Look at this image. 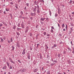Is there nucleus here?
<instances>
[{
	"label": "nucleus",
	"mask_w": 74,
	"mask_h": 74,
	"mask_svg": "<svg viewBox=\"0 0 74 74\" xmlns=\"http://www.w3.org/2000/svg\"><path fill=\"white\" fill-rule=\"evenodd\" d=\"M25 51H26V49H24L23 50V51L22 53V54L23 55H24L26 53Z\"/></svg>",
	"instance_id": "nucleus-1"
},
{
	"label": "nucleus",
	"mask_w": 74,
	"mask_h": 74,
	"mask_svg": "<svg viewBox=\"0 0 74 74\" xmlns=\"http://www.w3.org/2000/svg\"><path fill=\"white\" fill-rule=\"evenodd\" d=\"M58 16V14L56 13L55 14V17H56L57 16Z\"/></svg>",
	"instance_id": "nucleus-30"
},
{
	"label": "nucleus",
	"mask_w": 74,
	"mask_h": 74,
	"mask_svg": "<svg viewBox=\"0 0 74 74\" xmlns=\"http://www.w3.org/2000/svg\"><path fill=\"white\" fill-rule=\"evenodd\" d=\"M8 43H9V44H10V43H11V42L10 41H9V40H8Z\"/></svg>",
	"instance_id": "nucleus-55"
},
{
	"label": "nucleus",
	"mask_w": 74,
	"mask_h": 74,
	"mask_svg": "<svg viewBox=\"0 0 74 74\" xmlns=\"http://www.w3.org/2000/svg\"><path fill=\"white\" fill-rule=\"evenodd\" d=\"M3 25L2 24H1V23L0 24V26H1H1H3Z\"/></svg>",
	"instance_id": "nucleus-57"
},
{
	"label": "nucleus",
	"mask_w": 74,
	"mask_h": 74,
	"mask_svg": "<svg viewBox=\"0 0 74 74\" xmlns=\"http://www.w3.org/2000/svg\"><path fill=\"white\" fill-rule=\"evenodd\" d=\"M46 19V18H44L42 17L40 18V20H41V21H44V20H45V19Z\"/></svg>",
	"instance_id": "nucleus-5"
},
{
	"label": "nucleus",
	"mask_w": 74,
	"mask_h": 74,
	"mask_svg": "<svg viewBox=\"0 0 74 74\" xmlns=\"http://www.w3.org/2000/svg\"><path fill=\"white\" fill-rule=\"evenodd\" d=\"M36 8H37V7L35 6V8H34V9L33 11H34V12H36Z\"/></svg>",
	"instance_id": "nucleus-6"
},
{
	"label": "nucleus",
	"mask_w": 74,
	"mask_h": 74,
	"mask_svg": "<svg viewBox=\"0 0 74 74\" xmlns=\"http://www.w3.org/2000/svg\"><path fill=\"white\" fill-rule=\"evenodd\" d=\"M39 45H40V44H37V48H38V47Z\"/></svg>",
	"instance_id": "nucleus-35"
},
{
	"label": "nucleus",
	"mask_w": 74,
	"mask_h": 74,
	"mask_svg": "<svg viewBox=\"0 0 74 74\" xmlns=\"http://www.w3.org/2000/svg\"><path fill=\"white\" fill-rule=\"evenodd\" d=\"M17 46L18 48H19L20 47V46L19 45V44H18V43H17Z\"/></svg>",
	"instance_id": "nucleus-13"
},
{
	"label": "nucleus",
	"mask_w": 74,
	"mask_h": 74,
	"mask_svg": "<svg viewBox=\"0 0 74 74\" xmlns=\"http://www.w3.org/2000/svg\"><path fill=\"white\" fill-rule=\"evenodd\" d=\"M3 13L4 14H7V13H6V12H5V11L4 12H3Z\"/></svg>",
	"instance_id": "nucleus-52"
},
{
	"label": "nucleus",
	"mask_w": 74,
	"mask_h": 74,
	"mask_svg": "<svg viewBox=\"0 0 74 74\" xmlns=\"http://www.w3.org/2000/svg\"><path fill=\"white\" fill-rule=\"evenodd\" d=\"M72 2H73V1L71 0L69 2L70 4H71V3H72Z\"/></svg>",
	"instance_id": "nucleus-46"
},
{
	"label": "nucleus",
	"mask_w": 74,
	"mask_h": 74,
	"mask_svg": "<svg viewBox=\"0 0 74 74\" xmlns=\"http://www.w3.org/2000/svg\"><path fill=\"white\" fill-rule=\"evenodd\" d=\"M9 60L11 62V63H13V64H15V62H14L12 60V59L11 58H9Z\"/></svg>",
	"instance_id": "nucleus-2"
},
{
	"label": "nucleus",
	"mask_w": 74,
	"mask_h": 74,
	"mask_svg": "<svg viewBox=\"0 0 74 74\" xmlns=\"http://www.w3.org/2000/svg\"><path fill=\"white\" fill-rule=\"evenodd\" d=\"M21 18H22V15H21L19 16V18L20 19H21Z\"/></svg>",
	"instance_id": "nucleus-34"
},
{
	"label": "nucleus",
	"mask_w": 74,
	"mask_h": 74,
	"mask_svg": "<svg viewBox=\"0 0 74 74\" xmlns=\"http://www.w3.org/2000/svg\"><path fill=\"white\" fill-rule=\"evenodd\" d=\"M1 40L2 42H3L4 41V40H3V39H2L1 38Z\"/></svg>",
	"instance_id": "nucleus-20"
},
{
	"label": "nucleus",
	"mask_w": 74,
	"mask_h": 74,
	"mask_svg": "<svg viewBox=\"0 0 74 74\" xmlns=\"http://www.w3.org/2000/svg\"><path fill=\"white\" fill-rule=\"evenodd\" d=\"M37 12L38 13H40V9H37Z\"/></svg>",
	"instance_id": "nucleus-8"
},
{
	"label": "nucleus",
	"mask_w": 74,
	"mask_h": 74,
	"mask_svg": "<svg viewBox=\"0 0 74 74\" xmlns=\"http://www.w3.org/2000/svg\"><path fill=\"white\" fill-rule=\"evenodd\" d=\"M16 26L14 25L13 28V29H14V30H15V29L16 28Z\"/></svg>",
	"instance_id": "nucleus-14"
},
{
	"label": "nucleus",
	"mask_w": 74,
	"mask_h": 74,
	"mask_svg": "<svg viewBox=\"0 0 74 74\" xmlns=\"http://www.w3.org/2000/svg\"><path fill=\"white\" fill-rule=\"evenodd\" d=\"M47 58H49V55H48V54H47Z\"/></svg>",
	"instance_id": "nucleus-61"
},
{
	"label": "nucleus",
	"mask_w": 74,
	"mask_h": 74,
	"mask_svg": "<svg viewBox=\"0 0 74 74\" xmlns=\"http://www.w3.org/2000/svg\"><path fill=\"white\" fill-rule=\"evenodd\" d=\"M26 5L27 7H29V3H27Z\"/></svg>",
	"instance_id": "nucleus-37"
},
{
	"label": "nucleus",
	"mask_w": 74,
	"mask_h": 74,
	"mask_svg": "<svg viewBox=\"0 0 74 74\" xmlns=\"http://www.w3.org/2000/svg\"><path fill=\"white\" fill-rule=\"evenodd\" d=\"M61 6H62V7H64V5H62Z\"/></svg>",
	"instance_id": "nucleus-62"
},
{
	"label": "nucleus",
	"mask_w": 74,
	"mask_h": 74,
	"mask_svg": "<svg viewBox=\"0 0 74 74\" xmlns=\"http://www.w3.org/2000/svg\"><path fill=\"white\" fill-rule=\"evenodd\" d=\"M73 42H72V41H71V45H74V44H73L72 43Z\"/></svg>",
	"instance_id": "nucleus-28"
},
{
	"label": "nucleus",
	"mask_w": 74,
	"mask_h": 74,
	"mask_svg": "<svg viewBox=\"0 0 74 74\" xmlns=\"http://www.w3.org/2000/svg\"><path fill=\"white\" fill-rule=\"evenodd\" d=\"M60 54H58V58H60Z\"/></svg>",
	"instance_id": "nucleus-16"
},
{
	"label": "nucleus",
	"mask_w": 74,
	"mask_h": 74,
	"mask_svg": "<svg viewBox=\"0 0 74 74\" xmlns=\"http://www.w3.org/2000/svg\"><path fill=\"white\" fill-rule=\"evenodd\" d=\"M37 9H38H38L40 8L39 7V6L38 5H37Z\"/></svg>",
	"instance_id": "nucleus-40"
},
{
	"label": "nucleus",
	"mask_w": 74,
	"mask_h": 74,
	"mask_svg": "<svg viewBox=\"0 0 74 74\" xmlns=\"http://www.w3.org/2000/svg\"><path fill=\"white\" fill-rule=\"evenodd\" d=\"M70 29H71V30H72V31H73V28H70Z\"/></svg>",
	"instance_id": "nucleus-63"
},
{
	"label": "nucleus",
	"mask_w": 74,
	"mask_h": 74,
	"mask_svg": "<svg viewBox=\"0 0 74 74\" xmlns=\"http://www.w3.org/2000/svg\"><path fill=\"white\" fill-rule=\"evenodd\" d=\"M43 34L44 36H46V34H47V33L45 32L43 33Z\"/></svg>",
	"instance_id": "nucleus-26"
},
{
	"label": "nucleus",
	"mask_w": 74,
	"mask_h": 74,
	"mask_svg": "<svg viewBox=\"0 0 74 74\" xmlns=\"http://www.w3.org/2000/svg\"><path fill=\"white\" fill-rule=\"evenodd\" d=\"M40 23H41V25H44V22H43L40 21Z\"/></svg>",
	"instance_id": "nucleus-23"
},
{
	"label": "nucleus",
	"mask_w": 74,
	"mask_h": 74,
	"mask_svg": "<svg viewBox=\"0 0 74 74\" xmlns=\"http://www.w3.org/2000/svg\"><path fill=\"white\" fill-rule=\"evenodd\" d=\"M12 51H14V49H15V47L13 46H12Z\"/></svg>",
	"instance_id": "nucleus-19"
},
{
	"label": "nucleus",
	"mask_w": 74,
	"mask_h": 74,
	"mask_svg": "<svg viewBox=\"0 0 74 74\" xmlns=\"http://www.w3.org/2000/svg\"><path fill=\"white\" fill-rule=\"evenodd\" d=\"M21 28H17V30H18V31H19V30H20Z\"/></svg>",
	"instance_id": "nucleus-50"
},
{
	"label": "nucleus",
	"mask_w": 74,
	"mask_h": 74,
	"mask_svg": "<svg viewBox=\"0 0 74 74\" xmlns=\"http://www.w3.org/2000/svg\"><path fill=\"white\" fill-rule=\"evenodd\" d=\"M54 47H57V45H55V44H54Z\"/></svg>",
	"instance_id": "nucleus-38"
},
{
	"label": "nucleus",
	"mask_w": 74,
	"mask_h": 74,
	"mask_svg": "<svg viewBox=\"0 0 74 74\" xmlns=\"http://www.w3.org/2000/svg\"><path fill=\"white\" fill-rule=\"evenodd\" d=\"M28 58L29 59H30V55H28Z\"/></svg>",
	"instance_id": "nucleus-43"
},
{
	"label": "nucleus",
	"mask_w": 74,
	"mask_h": 74,
	"mask_svg": "<svg viewBox=\"0 0 74 74\" xmlns=\"http://www.w3.org/2000/svg\"><path fill=\"white\" fill-rule=\"evenodd\" d=\"M21 0H18V2L19 3V2H21Z\"/></svg>",
	"instance_id": "nucleus-60"
},
{
	"label": "nucleus",
	"mask_w": 74,
	"mask_h": 74,
	"mask_svg": "<svg viewBox=\"0 0 74 74\" xmlns=\"http://www.w3.org/2000/svg\"><path fill=\"white\" fill-rule=\"evenodd\" d=\"M40 59H42V57L41 55H40Z\"/></svg>",
	"instance_id": "nucleus-31"
},
{
	"label": "nucleus",
	"mask_w": 74,
	"mask_h": 74,
	"mask_svg": "<svg viewBox=\"0 0 74 74\" xmlns=\"http://www.w3.org/2000/svg\"><path fill=\"white\" fill-rule=\"evenodd\" d=\"M68 49L70 51H71V49L70 48H69L68 47Z\"/></svg>",
	"instance_id": "nucleus-33"
},
{
	"label": "nucleus",
	"mask_w": 74,
	"mask_h": 74,
	"mask_svg": "<svg viewBox=\"0 0 74 74\" xmlns=\"http://www.w3.org/2000/svg\"><path fill=\"white\" fill-rule=\"evenodd\" d=\"M16 34L17 35H18V36H19V32H17Z\"/></svg>",
	"instance_id": "nucleus-42"
},
{
	"label": "nucleus",
	"mask_w": 74,
	"mask_h": 74,
	"mask_svg": "<svg viewBox=\"0 0 74 74\" xmlns=\"http://www.w3.org/2000/svg\"><path fill=\"white\" fill-rule=\"evenodd\" d=\"M73 51H72V53H73V54H74V48H73Z\"/></svg>",
	"instance_id": "nucleus-47"
},
{
	"label": "nucleus",
	"mask_w": 74,
	"mask_h": 74,
	"mask_svg": "<svg viewBox=\"0 0 74 74\" xmlns=\"http://www.w3.org/2000/svg\"><path fill=\"white\" fill-rule=\"evenodd\" d=\"M6 63L7 65V66H8V67H10V64H9V63H8V62H6Z\"/></svg>",
	"instance_id": "nucleus-11"
},
{
	"label": "nucleus",
	"mask_w": 74,
	"mask_h": 74,
	"mask_svg": "<svg viewBox=\"0 0 74 74\" xmlns=\"http://www.w3.org/2000/svg\"><path fill=\"white\" fill-rule=\"evenodd\" d=\"M47 74H50V72L49 71H47Z\"/></svg>",
	"instance_id": "nucleus-36"
},
{
	"label": "nucleus",
	"mask_w": 74,
	"mask_h": 74,
	"mask_svg": "<svg viewBox=\"0 0 74 74\" xmlns=\"http://www.w3.org/2000/svg\"><path fill=\"white\" fill-rule=\"evenodd\" d=\"M20 71H21V72L23 73V72L25 71V69H21Z\"/></svg>",
	"instance_id": "nucleus-7"
},
{
	"label": "nucleus",
	"mask_w": 74,
	"mask_h": 74,
	"mask_svg": "<svg viewBox=\"0 0 74 74\" xmlns=\"http://www.w3.org/2000/svg\"><path fill=\"white\" fill-rule=\"evenodd\" d=\"M72 32V31H69V33L70 34H71V33Z\"/></svg>",
	"instance_id": "nucleus-58"
},
{
	"label": "nucleus",
	"mask_w": 74,
	"mask_h": 74,
	"mask_svg": "<svg viewBox=\"0 0 74 74\" xmlns=\"http://www.w3.org/2000/svg\"><path fill=\"white\" fill-rule=\"evenodd\" d=\"M10 4L11 5H13L14 4V3H13L12 2H10Z\"/></svg>",
	"instance_id": "nucleus-39"
},
{
	"label": "nucleus",
	"mask_w": 74,
	"mask_h": 74,
	"mask_svg": "<svg viewBox=\"0 0 74 74\" xmlns=\"http://www.w3.org/2000/svg\"><path fill=\"white\" fill-rule=\"evenodd\" d=\"M21 26L22 27V28H24L25 27H24V24L23 23H22L21 24Z\"/></svg>",
	"instance_id": "nucleus-9"
},
{
	"label": "nucleus",
	"mask_w": 74,
	"mask_h": 74,
	"mask_svg": "<svg viewBox=\"0 0 74 74\" xmlns=\"http://www.w3.org/2000/svg\"><path fill=\"white\" fill-rule=\"evenodd\" d=\"M30 36L31 37H32V34L31 33H30Z\"/></svg>",
	"instance_id": "nucleus-51"
},
{
	"label": "nucleus",
	"mask_w": 74,
	"mask_h": 74,
	"mask_svg": "<svg viewBox=\"0 0 74 74\" xmlns=\"http://www.w3.org/2000/svg\"><path fill=\"white\" fill-rule=\"evenodd\" d=\"M30 19H31V20H33V17H31Z\"/></svg>",
	"instance_id": "nucleus-54"
},
{
	"label": "nucleus",
	"mask_w": 74,
	"mask_h": 74,
	"mask_svg": "<svg viewBox=\"0 0 74 74\" xmlns=\"http://www.w3.org/2000/svg\"><path fill=\"white\" fill-rule=\"evenodd\" d=\"M46 20L47 21L49 22V18H46Z\"/></svg>",
	"instance_id": "nucleus-18"
},
{
	"label": "nucleus",
	"mask_w": 74,
	"mask_h": 74,
	"mask_svg": "<svg viewBox=\"0 0 74 74\" xmlns=\"http://www.w3.org/2000/svg\"><path fill=\"white\" fill-rule=\"evenodd\" d=\"M6 11H9L10 10L8 8H6Z\"/></svg>",
	"instance_id": "nucleus-24"
},
{
	"label": "nucleus",
	"mask_w": 74,
	"mask_h": 74,
	"mask_svg": "<svg viewBox=\"0 0 74 74\" xmlns=\"http://www.w3.org/2000/svg\"><path fill=\"white\" fill-rule=\"evenodd\" d=\"M12 66H11V65H10V69H12Z\"/></svg>",
	"instance_id": "nucleus-44"
},
{
	"label": "nucleus",
	"mask_w": 74,
	"mask_h": 74,
	"mask_svg": "<svg viewBox=\"0 0 74 74\" xmlns=\"http://www.w3.org/2000/svg\"><path fill=\"white\" fill-rule=\"evenodd\" d=\"M54 62H55V63H57L58 62V61H56V60H54Z\"/></svg>",
	"instance_id": "nucleus-53"
},
{
	"label": "nucleus",
	"mask_w": 74,
	"mask_h": 74,
	"mask_svg": "<svg viewBox=\"0 0 74 74\" xmlns=\"http://www.w3.org/2000/svg\"><path fill=\"white\" fill-rule=\"evenodd\" d=\"M28 31V29H26L25 31V33H26Z\"/></svg>",
	"instance_id": "nucleus-41"
},
{
	"label": "nucleus",
	"mask_w": 74,
	"mask_h": 74,
	"mask_svg": "<svg viewBox=\"0 0 74 74\" xmlns=\"http://www.w3.org/2000/svg\"><path fill=\"white\" fill-rule=\"evenodd\" d=\"M24 10H26V6H25L24 8Z\"/></svg>",
	"instance_id": "nucleus-59"
},
{
	"label": "nucleus",
	"mask_w": 74,
	"mask_h": 74,
	"mask_svg": "<svg viewBox=\"0 0 74 74\" xmlns=\"http://www.w3.org/2000/svg\"><path fill=\"white\" fill-rule=\"evenodd\" d=\"M49 14L50 16H51V15L52 14V12H51V10H49Z\"/></svg>",
	"instance_id": "nucleus-12"
},
{
	"label": "nucleus",
	"mask_w": 74,
	"mask_h": 74,
	"mask_svg": "<svg viewBox=\"0 0 74 74\" xmlns=\"http://www.w3.org/2000/svg\"><path fill=\"white\" fill-rule=\"evenodd\" d=\"M46 63H49V61H47L46 62H45Z\"/></svg>",
	"instance_id": "nucleus-48"
},
{
	"label": "nucleus",
	"mask_w": 74,
	"mask_h": 74,
	"mask_svg": "<svg viewBox=\"0 0 74 74\" xmlns=\"http://www.w3.org/2000/svg\"><path fill=\"white\" fill-rule=\"evenodd\" d=\"M51 29H53V30H55V28H54V27H53V26H51Z\"/></svg>",
	"instance_id": "nucleus-21"
},
{
	"label": "nucleus",
	"mask_w": 74,
	"mask_h": 74,
	"mask_svg": "<svg viewBox=\"0 0 74 74\" xmlns=\"http://www.w3.org/2000/svg\"><path fill=\"white\" fill-rule=\"evenodd\" d=\"M31 15L32 16H36V13L34 12V13H31Z\"/></svg>",
	"instance_id": "nucleus-3"
},
{
	"label": "nucleus",
	"mask_w": 74,
	"mask_h": 74,
	"mask_svg": "<svg viewBox=\"0 0 74 74\" xmlns=\"http://www.w3.org/2000/svg\"><path fill=\"white\" fill-rule=\"evenodd\" d=\"M45 47H46V48L48 49V46H47V45H46Z\"/></svg>",
	"instance_id": "nucleus-56"
},
{
	"label": "nucleus",
	"mask_w": 74,
	"mask_h": 74,
	"mask_svg": "<svg viewBox=\"0 0 74 74\" xmlns=\"http://www.w3.org/2000/svg\"><path fill=\"white\" fill-rule=\"evenodd\" d=\"M62 27H64V24H63L62 25Z\"/></svg>",
	"instance_id": "nucleus-32"
},
{
	"label": "nucleus",
	"mask_w": 74,
	"mask_h": 74,
	"mask_svg": "<svg viewBox=\"0 0 74 74\" xmlns=\"http://www.w3.org/2000/svg\"><path fill=\"white\" fill-rule=\"evenodd\" d=\"M47 36H50V34H47L46 35Z\"/></svg>",
	"instance_id": "nucleus-27"
},
{
	"label": "nucleus",
	"mask_w": 74,
	"mask_h": 74,
	"mask_svg": "<svg viewBox=\"0 0 74 74\" xmlns=\"http://www.w3.org/2000/svg\"><path fill=\"white\" fill-rule=\"evenodd\" d=\"M10 40H11V42H12V41H13V40H12V38H11L10 39Z\"/></svg>",
	"instance_id": "nucleus-29"
},
{
	"label": "nucleus",
	"mask_w": 74,
	"mask_h": 74,
	"mask_svg": "<svg viewBox=\"0 0 74 74\" xmlns=\"http://www.w3.org/2000/svg\"><path fill=\"white\" fill-rule=\"evenodd\" d=\"M18 61L20 63H21V62L20 60H18Z\"/></svg>",
	"instance_id": "nucleus-49"
},
{
	"label": "nucleus",
	"mask_w": 74,
	"mask_h": 74,
	"mask_svg": "<svg viewBox=\"0 0 74 74\" xmlns=\"http://www.w3.org/2000/svg\"><path fill=\"white\" fill-rule=\"evenodd\" d=\"M58 74H62L60 73H58Z\"/></svg>",
	"instance_id": "nucleus-64"
},
{
	"label": "nucleus",
	"mask_w": 74,
	"mask_h": 74,
	"mask_svg": "<svg viewBox=\"0 0 74 74\" xmlns=\"http://www.w3.org/2000/svg\"><path fill=\"white\" fill-rule=\"evenodd\" d=\"M37 70H38L37 69H34V73H36V72H37Z\"/></svg>",
	"instance_id": "nucleus-10"
},
{
	"label": "nucleus",
	"mask_w": 74,
	"mask_h": 74,
	"mask_svg": "<svg viewBox=\"0 0 74 74\" xmlns=\"http://www.w3.org/2000/svg\"><path fill=\"white\" fill-rule=\"evenodd\" d=\"M39 2H44V1L43 0H39Z\"/></svg>",
	"instance_id": "nucleus-17"
},
{
	"label": "nucleus",
	"mask_w": 74,
	"mask_h": 74,
	"mask_svg": "<svg viewBox=\"0 0 74 74\" xmlns=\"http://www.w3.org/2000/svg\"><path fill=\"white\" fill-rule=\"evenodd\" d=\"M7 69V66L6 65H5L2 68V69H3V70H5V69Z\"/></svg>",
	"instance_id": "nucleus-4"
},
{
	"label": "nucleus",
	"mask_w": 74,
	"mask_h": 74,
	"mask_svg": "<svg viewBox=\"0 0 74 74\" xmlns=\"http://www.w3.org/2000/svg\"><path fill=\"white\" fill-rule=\"evenodd\" d=\"M50 32H51V33H53V29H51Z\"/></svg>",
	"instance_id": "nucleus-22"
},
{
	"label": "nucleus",
	"mask_w": 74,
	"mask_h": 74,
	"mask_svg": "<svg viewBox=\"0 0 74 74\" xmlns=\"http://www.w3.org/2000/svg\"><path fill=\"white\" fill-rule=\"evenodd\" d=\"M55 64V63H51L50 64L51 66H53V65H54V64Z\"/></svg>",
	"instance_id": "nucleus-15"
},
{
	"label": "nucleus",
	"mask_w": 74,
	"mask_h": 74,
	"mask_svg": "<svg viewBox=\"0 0 74 74\" xmlns=\"http://www.w3.org/2000/svg\"><path fill=\"white\" fill-rule=\"evenodd\" d=\"M62 34H59V36H60V37H62Z\"/></svg>",
	"instance_id": "nucleus-45"
},
{
	"label": "nucleus",
	"mask_w": 74,
	"mask_h": 74,
	"mask_svg": "<svg viewBox=\"0 0 74 74\" xmlns=\"http://www.w3.org/2000/svg\"><path fill=\"white\" fill-rule=\"evenodd\" d=\"M20 13L21 14V15H23V12H22V11H21V12H20Z\"/></svg>",
	"instance_id": "nucleus-25"
}]
</instances>
